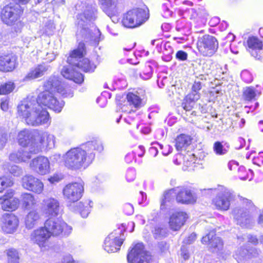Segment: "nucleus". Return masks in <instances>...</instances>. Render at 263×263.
Instances as JSON below:
<instances>
[{
  "mask_svg": "<svg viewBox=\"0 0 263 263\" xmlns=\"http://www.w3.org/2000/svg\"><path fill=\"white\" fill-rule=\"evenodd\" d=\"M84 192L83 183L73 182L67 184L63 190V197L67 202L69 209L72 212L79 213L83 218H86L92 207L90 200L77 202L82 197Z\"/></svg>",
  "mask_w": 263,
  "mask_h": 263,
  "instance_id": "7ed1b4c3",
  "label": "nucleus"
},
{
  "mask_svg": "<svg viewBox=\"0 0 263 263\" xmlns=\"http://www.w3.org/2000/svg\"><path fill=\"white\" fill-rule=\"evenodd\" d=\"M233 256L238 263H249L248 249L241 247L237 249Z\"/></svg>",
  "mask_w": 263,
  "mask_h": 263,
  "instance_id": "e433bc0d",
  "label": "nucleus"
},
{
  "mask_svg": "<svg viewBox=\"0 0 263 263\" xmlns=\"http://www.w3.org/2000/svg\"><path fill=\"white\" fill-rule=\"evenodd\" d=\"M158 248L161 253H165L168 250V245L165 241H161L158 243Z\"/></svg>",
  "mask_w": 263,
  "mask_h": 263,
  "instance_id": "864d4df0",
  "label": "nucleus"
},
{
  "mask_svg": "<svg viewBox=\"0 0 263 263\" xmlns=\"http://www.w3.org/2000/svg\"><path fill=\"white\" fill-rule=\"evenodd\" d=\"M242 238L254 245H256L259 242V238H257L256 236L251 234L243 235Z\"/></svg>",
  "mask_w": 263,
  "mask_h": 263,
  "instance_id": "de8ad7c7",
  "label": "nucleus"
},
{
  "mask_svg": "<svg viewBox=\"0 0 263 263\" xmlns=\"http://www.w3.org/2000/svg\"><path fill=\"white\" fill-rule=\"evenodd\" d=\"M50 67L49 66L45 64H41L31 69L25 79L26 80H33L43 76L47 71L49 70Z\"/></svg>",
  "mask_w": 263,
  "mask_h": 263,
  "instance_id": "c85d7f7f",
  "label": "nucleus"
},
{
  "mask_svg": "<svg viewBox=\"0 0 263 263\" xmlns=\"http://www.w3.org/2000/svg\"><path fill=\"white\" fill-rule=\"evenodd\" d=\"M259 94L258 91L253 87H246L243 89L242 98L246 101H251L255 100Z\"/></svg>",
  "mask_w": 263,
  "mask_h": 263,
  "instance_id": "4c0bfd02",
  "label": "nucleus"
},
{
  "mask_svg": "<svg viewBox=\"0 0 263 263\" xmlns=\"http://www.w3.org/2000/svg\"><path fill=\"white\" fill-rule=\"evenodd\" d=\"M85 52L84 43L80 42L78 48L73 50L67 58V62L81 69L85 72H92L96 68V65L91 64L88 59H83L81 60Z\"/></svg>",
  "mask_w": 263,
  "mask_h": 263,
  "instance_id": "39448f33",
  "label": "nucleus"
},
{
  "mask_svg": "<svg viewBox=\"0 0 263 263\" xmlns=\"http://www.w3.org/2000/svg\"><path fill=\"white\" fill-rule=\"evenodd\" d=\"M63 178V175L61 173H55L48 178V181L51 183H54L59 182Z\"/></svg>",
  "mask_w": 263,
  "mask_h": 263,
  "instance_id": "8fccbe9b",
  "label": "nucleus"
},
{
  "mask_svg": "<svg viewBox=\"0 0 263 263\" xmlns=\"http://www.w3.org/2000/svg\"><path fill=\"white\" fill-rule=\"evenodd\" d=\"M61 263H74V260L71 255L68 254L63 257Z\"/></svg>",
  "mask_w": 263,
  "mask_h": 263,
  "instance_id": "bf43d9fd",
  "label": "nucleus"
},
{
  "mask_svg": "<svg viewBox=\"0 0 263 263\" xmlns=\"http://www.w3.org/2000/svg\"><path fill=\"white\" fill-rule=\"evenodd\" d=\"M95 154L89 153L83 148H71L62 156L64 165L72 170H78L85 167L95 158Z\"/></svg>",
  "mask_w": 263,
  "mask_h": 263,
  "instance_id": "20e7f679",
  "label": "nucleus"
},
{
  "mask_svg": "<svg viewBox=\"0 0 263 263\" xmlns=\"http://www.w3.org/2000/svg\"><path fill=\"white\" fill-rule=\"evenodd\" d=\"M45 228L50 233V236L68 235L72 228L60 218H50L45 222Z\"/></svg>",
  "mask_w": 263,
  "mask_h": 263,
  "instance_id": "1a4fd4ad",
  "label": "nucleus"
},
{
  "mask_svg": "<svg viewBox=\"0 0 263 263\" xmlns=\"http://www.w3.org/2000/svg\"><path fill=\"white\" fill-rule=\"evenodd\" d=\"M258 223L261 227L263 228V211L260 212L258 218Z\"/></svg>",
  "mask_w": 263,
  "mask_h": 263,
  "instance_id": "69168bd1",
  "label": "nucleus"
},
{
  "mask_svg": "<svg viewBox=\"0 0 263 263\" xmlns=\"http://www.w3.org/2000/svg\"><path fill=\"white\" fill-rule=\"evenodd\" d=\"M14 88V83L8 82L1 84L0 86V95H6L10 93Z\"/></svg>",
  "mask_w": 263,
  "mask_h": 263,
  "instance_id": "a19ab883",
  "label": "nucleus"
},
{
  "mask_svg": "<svg viewBox=\"0 0 263 263\" xmlns=\"http://www.w3.org/2000/svg\"><path fill=\"white\" fill-rule=\"evenodd\" d=\"M238 164L235 161H230L228 164V168L230 170H235L238 167Z\"/></svg>",
  "mask_w": 263,
  "mask_h": 263,
  "instance_id": "052dcab7",
  "label": "nucleus"
},
{
  "mask_svg": "<svg viewBox=\"0 0 263 263\" xmlns=\"http://www.w3.org/2000/svg\"><path fill=\"white\" fill-rule=\"evenodd\" d=\"M128 263H147L151 259V256L144 250L142 243L135 245L127 254Z\"/></svg>",
  "mask_w": 263,
  "mask_h": 263,
  "instance_id": "f8f14e48",
  "label": "nucleus"
},
{
  "mask_svg": "<svg viewBox=\"0 0 263 263\" xmlns=\"http://www.w3.org/2000/svg\"><path fill=\"white\" fill-rule=\"evenodd\" d=\"M173 193L174 191L173 190H170L164 193V198L162 199L161 202V207L163 205H165L167 202H169L171 200V197L172 196Z\"/></svg>",
  "mask_w": 263,
  "mask_h": 263,
  "instance_id": "603ef678",
  "label": "nucleus"
},
{
  "mask_svg": "<svg viewBox=\"0 0 263 263\" xmlns=\"http://www.w3.org/2000/svg\"><path fill=\"white\" fill-rule=\"evenodd\" d=\"M197 45L199 51L205 57L213 55L218 47L216 39L210 35H204L199 38Z\"/></svg>",
  "mask_w": 263,
  "mask_h": 263,
  "instance_id": "9b49d317",
  "label": "nucleus"
},
{
  "mask_svg": "<svg viewBox=\"0 0 263 263\" xmlns=\"http://www.w3.org/2000/svg\"><path fill=\"white\" fill-rule=\"evenodd\" d=\"M61 74L66 79L72 80L76 83L81 84L84 81L83 76L71 66L63 67Z\"/></svg>",
  "mask_w": 263,
  "mask_h": 263,
  "instance_id": "bb28decb",
  "label": "nucleus"
},
{
  "mask_svg": "<svg viewBox=\"0 0 263 263\" xmlns=\"http://www.w3.org/2000/svg\"><path fill=\"white\" fill-rule=\"evenodd\" d=\"M13 184L11 178L7 176L0 177V192H2L6 188L11 186Z\"/></svg>",
  "mask_w": 263,
  "mask_h": 263,
  "instance_id": "79ce46f5",
  "label": "nucleus"
},
{
  "mask_svg": "<svg viewBox=\"0 0 263 263\" xmlns=\"http://www.w3.org/2000/svg\"><path fill=\"white\" fill-rule=\"evenodd\" d=\"M146 71L147 72L146 73H144V75H146L145 77L142 76V78L145 79H148L150 78L152 74V67L149 65H148L147 67H146Z\"/></svg>",
  "mask_w": 263,
  "mask_h": 263,
  "instance_id": "680f3d73",
  "label": "nucleus"
},
{
  "mask_svg": "<svg viewBox=\"0 0 263 263\" xmlns=\"http://www.w3.org/2000/svg\"><path fill=\"white\" fill-rule=\"evenodd\" d=\"M136 177V172L133 168L128 169L127 171L126 178L128 182L133 181Z\"/></svg>",
  "mask_w": 263,
  "mask_h": 263,
  "instance_id": "3c124183",
  "label": "nucleus"
},
{
  "mask_svg": "<svg viewBox=\"0 0 263 263\" xmlns=\"http://www.w3.org/2000/svg\"><path fill=\"white\" fill-rule=\"evenodd\" d=\"M191 140L192 139L190 136L184 134L180 135L175 140L176 149L179 151L185 148L190 145Z\"/></svg>",
  "mask_w": 263,
  "mask_h": 263,
  "instance_id": "72a5a7b5",
  "label": "nucleus"
},
{
  "mask_svg": "<svg viewBox=\"0 0 263 263\" xmlns=\"http://www.w3.org/2000/svg\"><path fill=\"white\" fill-rule=\"evenodd\" d=\"M18 223V219L15 215L5 214L3 216L2 229L6 233L12 234L16 231Z\"/></svg>",
  "mask_w": 263,
  "mask_h": 263,
  "instance_id": "6ab92c4d",
  "label": "nucleus"
},
{
  "mask_svg": "<svg viewBox=\"0 0 263 263\" xmlns=\"http://www.w3.org/2000/svg\"><path fill=\"white\" fill-rule=\"evenodd\" d=\"M4 169L9 172L14 176H18L22 173V169L15 165H11L6 163L3 165Z\"/></svg>",
  "mask_w": 263,
  "mask_h": 263,
  "instance_id": "58836bf2",
  "label": "nucleus"
},
{
  "mask_svg": "<svg viewBox=\"0 0 263 263\" xmlns=\"http://www.w3.org/2000/svg\"><path fill=\"white\" fill-rule=\"evenodd\" d=\"M19 203V199L13 197V192L12 191L7 192L0 198V204L4 211H14L17 209Z\"/></svg>",
  "mask_w": 263,
  "mask_h": 263,
  "instance_id": "412c9836",
  "label": "nucleus"
},
{
  "mask_svg": "<svg viewBox=\"0 0 263 263\" xmlns=\"http://www.w3.org/2000/svg\"><path fill=\"white\" fill-rule=\"evenodd\" d=\"M201 89V84L200 81L195 80L193 84L192 88V92L190 94L193 95H198L200 96V94L198 91Z\"/></svg>",
  "mask_w": 263,
  "mask_h": 263,
  "instance_id": "09e8293b",
  "label": "nucleus"
},
{
  "mask_svg": "<svg viewBox=\"0 0 263 263\" xmlns=\"http://www.w3.org/2000/svg\"><path fill=\"white\" fill-rule=\"evenodd\" d=\"M31 153L29 149L22 148L18 150L17 152L13 153L10 155L9 159L11 161L14 162L19 163L21 162H25L30 159Z\"/></svg>",
  "mask_w": 263,
  "mask_h": 263,
  "instance_id": "7c9ffc66",
  "label": "nucleus"
},
{
  "mask_svg": "<svg viewBox=\"0 0 263 263\" xmlns=\"http://www.w3.org/2000/svg\"><path fill=\"white\" fill-rule=\"evenodd\" d=\"M40 219V214L36 211L32 210L29 212L25 218V223L26 228L28 229L33 228L37 224Z\"/></svg>",
  "mask_w": 263,
  "mask_h": 263,
  "instance_id": "473e14b6",
  "label": "nucleus"
},
{
  "mask_svg": "<svg viewBox=\"0 0 263 263\" xmlns=\"http://www.w3.org/2000/svg\"><path fill=\"white\" fill-rule=\"evenodd\" d=\"M147 19L146 11L142 9H134L124 14L123 25L127 28H134L141 25Z\"/></svg>",
  "mask_w": 263,
  "mask_h": 263,
  "instance_id": "9d476101",
  "label": "nucleus"
},
{
  "mask_svg": "<svg viewBox=\"0 0 263 263\" xmlns=\"http://www.w3.org/2000/svg\"><path fill=\"white\" fill-rule=\"evenodd\" d=\"M44 87L45 90L39 94L37 99L28 97L17 106L18 115L29 125L39 126L48 123L49 114L41 105L55 112L61 111L65 103L63 101L58 100L53 92L56 91L64 97L73 96L71 90L55 76L49 78Z\"/></svg>",
  "mask_w": 263,
  "mask_h": 263,
  "instance_id": "f257e3e1",
  "label": "nucleus"
},
{
  "mask_svg": "<svg viewBox=\"0 0 263 263\" xmlns=\"http://www.w3.org/2000/svg\"><path fill=\"white\" fill-rule=\"evenodd\" d=\"M196 238V235L195 233H193L190 234L187 238L184 239L183 242L187 245L192 243Z\"/></svg>",
  "mask_w": 263,
  "mask_h": 263,
  "instance_id": "6e6d98bb",
  "label": "nucleus"
},
{
  "mask_svg": "<svg viewBox=\"0 0 263 263\" xmlns=\"http://www.w3.org/2000/svg\"><path fill=\"white\" fill-rule=\"evenodd\" d=\"M55 137L54 135L47 132L36 133L34 134V140L32 141L31 153H39L44 147L51 148L54 146Z\"/></svg>",
  "mask_w": 263,
  "mask_h": 263,
  "instance_id": "6e6552de",
  "label": "nucleus"
},
{
  "mask_svg": "<svg viewBox=\"0 0 263 263\" xmlns=\"http://www.w3.org/2000/svg\"><path fill=\"white\" fill-rule=\"evenodd\" d=\"M187 11L189 13L191 14V15L190 17L191 18H195L196 16H197L196 12L194 9H193V8L189 9H188Z\"/></svg>",
  "mask_w": 263,
  "mask_h": 263,
  "instance_id": "338daca9",
  "label": "nucleus"
},
{
  "mask_svg": "<svg viewBox=\"0 0 263 263\" xmlns=\"http://www.w3.org/2000/svg\"><path fill=\"white\" fill-rule=\"evenodd\" d=\"M16 57L12 53L4 54L0 57V70L12 71L16 67Z\"/></svg>",
  "mask_w": 263,
  "mask_h": 263,
  "instance_id": "393cba45",
  "label": "nucleus"
},
{
  "mask_svg": "<svg viewBox=\"0 0 263 263\" xmlns=\"http://www.w3.org/2000/svg\"><path fill=\"white\" fill-rule=\"evenodd\" d=\"M30 168L40 175H45L50 172V162L48 159L44 156H38L30 162Z\"/></svg>",
  "mask_w": 263,
  "mask_h": 263,
  "instance_id": "2eb2a0df",
  "label": "nucleus"
},
{
  "mask_svg": "<svg viewBox=\"0 0 263 263\" xmlns=\"http://www.w3.org/2000/svg\"><path fill=\"white\" fill-rule=\"evenodd\" d=\"M101 8L103 11L109 17L112 21L116 23L118 21L117 4L118 0H99Z\"/></svg>",
  "mask_w": 263,
  "mask_h": 263,
  "instance_id": "aec40b11",
  "label": "nucleus"
},
{
  "mask_svg": "<svg viewBox=\"0 0 263 263\" xmlns=\"http://www.w3.org/2000/svg\"><path fill=\"white\" fill-rule=\"evenodd\" d=\"M22 12L18 5L7 6L2 10L1 18L4 23L11 25L17 20Z\"/></svg>",
  "mask_w": 263,
  "mask_h": 263,
  "instance_id": "4468645a",
  "label": "nucleus"
},
{
  "mask_svg": "<svg viewBox=\"0 0 263 263\" xmlns=\"http://www.w3.org/2000/svg\"><path fill=\"white\" fill-rule=\"evenodd\" d=\"M43 211L49 216L55 217L60 214L61 206L59 201L54 198H48L43 200Z\"/></svg>",
  "mask_w": 263,
  "mask_h": 263,
  "instance_id": "5701e85b",
  "label": "nucleus"
},
{
  "mask_svg": "<svg viewBox=\"0 0 263 263\" xmlns=\"http://www.w3.org/2000/svg\"><path fill=\"white\" fill-rule=\"evenodd\" d=\"M50 237V233L45 226L34 230L30 234L31 240L41 248L47 246L48 241Z\"/></svg>",
  "mask_w": 263,
  "mask_h": 263,
  "instance_id": "dca6fc26",
  "label": "nucleus"
},
{
  "mask_svg": "<svg viewBox=\"0 0 263 263\" xmlns=\"http://www.w3.org/2000/svg\"><path fill=\"white\" fill-rule=\"evenodd\" d=\"M7 140V135L5 133H0V149L3 148Z\"/></svg>",
  "mask_w": 263,
  "mask_h": 263,
  "instance_id": "4d7b16f0",
  "label": "nucleus"
},
{
  "mask_svg": "<svg viewBox=\"0 0 263 263\" xmlns=\"http://www.w3.org/2000/svg\"><path fill=\"white\" fill-rule=\"evenodd\" d=\"M255 210V207L252 201L245 199L242 206L235 208L233 214L238 224L248 227L252 222V213Z\"/></svg>",
  "mask_w": 263,
  "mask_h": 263,
  "instance_id": "423d86ee",
  "label": "nucleus"
},
{
  "mask_svg": "<svg viewBox=\"0 0 263 263\" xmlns=\"http://www.w3.org/2000/svg\"><path fill=\"white\" fill-rule=\"evenodd\" d=\"M187 218V214L184 212L179 211L174 213L170 218V228L174 231L179 230L184 224Z\"/></svg>",
  "mask_w": 263,
  "mask_h": 263,
  "instance_id": "b1692460",
  "label": "nucleus"
},
{
  "mask_svg": "<svg viewBox=\"0 0 263 263\" xmlns=\"http://www.w3.org/2000/svg\"><path fill=\"white\" fill-rule=\"evenodd\" d=\"M21 184L23 189L36 194H41L44 188L43 182L34 176L26 174L21 180Z\"/></svg>",
  "mask_w": 263,
  "mask_h": 263,
  "instance_id": "ddd939ff",
  "label": "nucleus"
},
{
  "mask_svg": "<svg viewBox=\"0 0 263 263\" xmlns=\"http://www.w3.org/2000/svg\"><path fill=\"white\" fill-rule=\"evenodd\" d=\"M21 201L22 206L26 210L33 209L36 203L34 195L29 193H24L22 194Z\"/></svg>",
  "mask_w": 263,
  "mask_h": 263,
  "instance_id": "2f4dec72",
  "label": "nucleus"
},
{
  "mask_svg": "<svg viewBox=\"0 0 263 263\" xmlns=\"http://www.w3.org/2000/svg\"><path fill=\"white\" fill-rule=\"evenodd\" d=\"M248 51L256 59L263 60L262 43L257 37H249L247 40Z\"/></svg>",
  "mask_w": 263,
  "mask_h": 263,
  "instance_id": "a211bd4d",
  "label": "nucleus"
},
{
  "mask_svg": "<svg viewBox=\"0 0 263 263\" xmlns=\"http://www.w3.org/2000/svg\"><path fill=\"white\" fill-rule=\"evenodd\" d=\"M8 262L19 263L20 256L17 251L14 249H10L7 250Z\"/></svg>",
  "mask_w": 263,
  "mask_h": 263,
  "instance_id": "ea45409f",
  "label": "nucleus"
},
{
  "mask_svg": "<svg viewBox=\"0 0 263 263\" xmlns=\"http://www.w3.org/2000/svg\"><path fill=\"white\" fill-rule=\"evenodd\" d=\"M18 142L20 145L23 146H26L29 144V151L31 148V144L32 141L34 140V135H32L31 132L28 129H24L21 131L17 136Z\"/></svg>",
  "mask_w": 263,
  "mask_h": 263,
  "instance_id": "c756f323",
  "label": "nucleus"
},
{
  "mask_svg": "<svg viewBox=\"0 0 263 263\" xmlns=\"http://www.w3.org/2000/svg\"><path fill=\"white\" fill-rule=\"evenodd\" d=\"M189 158H186V165L187 166L191 165V163H194L195 162V157L194 155L189 156Z\"/></svg>",
  "mask_w": 263,
  "mask_h": 263,
  "instance_id": "e2e57ef3",
  "label": "nucleus"
},
{
  "mask_svg": "<svg viewBox=\"0 0 263 263\" xmlns=\"http://www.w3.org/2000/svg\"><path fill=\"white\" fill-rule=\"evenodd\" d=\"M212 190L214 194H216V197L212 200L213 205L218 210H228L230 208L231 202L235 198L233 193L221 185Z\"/></svg>",
  "mask_w": 263,
  "mask_h": 263,
  "instance_id": "0eeeda50",
  "label": "nucleus"
},
{
  "mask_svg": "<svg viewBox=\"0 0 263 263\" xmlns=\"http://www.w3.org/2000/svg\"><path fill=\"white\" fill-rule=\"evenodd\" d=\"M154 237L156 239H161L167 236V231L166 229L162 228L159 227H156L153 231Z\"/></svg>",
  "mask_w": 263,
  "mask_h": 263,
  "instance_id": "37998d69",
  "label": "nucleus"
},
{
  "mask_svg": "<svg viewBox=\"0 0 263 263\" xmlns=\"http://www.w3.org/2000/svg\"><path fill=\"white\" fill-rule=\"evenodd\" d=\"M164 2L162 4V9L163 11L162 15L164 17H168L172 15V11L169 9L171 6L169 0H163Z\"/></svg>",
  "mask_w": 263,
  "mask_h": 263,
  "instance_id": "c03bdc74",
  "label": "nucleus"
},
{
  "mask_svg": "<svg viewBox=\"0 0 263 263\" xmlns=\"http://www.w3.org/2000/svg\"><path fill=\"white\" fill-rule=\"evenodd\" d=\"M1 108L4 111H7L8 109V102L7 100L3 101L1 103Z\"/></svg>",
  "mask_w": 263,
  "mask_h": 263,
  "instance_id": "0e129e2a",
  "label": "nucleus"
},
{
  "mask_svg": "<svg viewBox=\"0 0 263 263\" xmlns=\"http://www.w3.org/2000/svg\"><path fill=\"white\" fill-rule=\"evenodd\" d=\"M83 146L87 152L92 154H95L93 151L101 152L104 150L103 142L99 139L89 141Z\"/></svg>",
  "mask_w": 263,
  "mask_h": 263,
  "instance_id": "f704fd0d",
  "label": "nucleus"
},
{
  "mask_svg": "<svg viewBox=\"0 0 263 263\" xmlns=\"http://www.w3.org/2000/svg\"><path fill=\"white\" fill-rule=\"evenodd\" d=\"M176 57L179 60L184 61L187 59V54L183 51L179 50L176 53Z\"/></svg>",
  "mask_w": 263,
  "mask_h": 263,
  "instance_id": "5fc2aeb1",
  "label": "nucleus"
},
{
  "mask_svg": "<svg viewBox=\"0 0 263 263\" xmlns=\"http://www.w3.org/2000/svg\"><path fill=\"white\" fill-rule=\"evenodd\" d=\"M124 209H129V212L128 213V214H131L133 213V206L129 204H127L125 205L124 206Z\"/></svg>",
  "mask_w": 263,
  "mask_h": 263,
  "instance_id": "774afa93",
  "label": "nucleus"
},
{
  "mask_svg": "<svg viewBox=\"0 0 263 263\" xmlns=\"http://www.w3.org/2000/svg\"><path fill=\"white\" fill-rule=\"evenodd\" d=\"M181 255L185 260L189 258L190 254L189 251L185 247L181 248Z\"/></svg>",
  "mask_w": 263,
  "mask_h": 263,
  "instance_id": "13d9d810",
  "label": "nucleus"
},
{
  "mask_svg": "<svg viewBox=\"0 0 263 263\" xmlns=\"http://www.w3.org/2000/svg\"><path fill=\"white\" fill-rule=\"evenodd\" d=\"M117 231L111 233L105 239L104 249L108 253L116 252L119 250L123 239L118 238Z\"/></svg>",
  "mask_w": 263,
  "mask_h": 263,
  "instance_id": "f3484780",
  "label": "nucleus"
},
{
  "mask_svg": "<svg viewBox=\"0 0 263 263\" xmlns=\"http://www.w3.org/2000/svg\"><path fill=\"white\" fill-rule=\"evenodd\" d=\"M97 9L95 7H88L83 13L79 14L76 21V36L79 40L84 39L86 42H90L95 45H98L102 39L101 32L98 28L92 27H88V24L94 21L96 17Z\"/></svg>",
  "mask_w": 263,
  "mask_h": 263,
  "instance_id": "f03ea898",
  "label": "nucleus"
},
{
  "mask_svg": "<svg viewBox=\"0 0 263 263\" xmlns=\"http://www.w3.org/2000/svg\"><path fill=\"white\" fill-rule=\"evenodd\" d=\"M213 151L216 155H223L227 153V150L223 147V145L220 142L217 141L214 143L213 146Z\"/></svg>",
  "mask_w": 263,
  "mask_h": 263,
  "instance_id": "a18cd8bd",
  "label": "nucleus"
},
{
  "mask_svg": "<svg viewBox=\"0 0 263 263\" xmlns=\"http://www.w3.org/2000/svg\"><path fill=\"white\" fill-rule=\"evenodd\" d=\"M200 96L198 95L189 94L183 100L182 107L186 111H191L196 101L199 100Z\"/></svg>",
  "mask_w": 263,
  "mask_h": 263,
  "instance_id": "c9c22d12",
  "label": "nucleus"
},
{
  "mask_svg": "<svg viewBox=\"0 0 263 263\" xmlns=\"http://www.w3.org/2000/svg\"><path fill=\"white\" fill-rule=\"evenodd\" d=\"M215 235V232H210L208 235L202 237L201 242L202 243L209 242L210 250L213 253H218L222 250L223 243L219 237H214Z\"/></svg>",
  "mask_w": 263,
  "mask_h": 263,
  "instance_id": "4be33fe9",
  "label": "nucleus"
},
{
  "mask_svg": "<svg viewBox=\"0 0 263 263\" xmlns=\"http://www.w3.org/2000/svg\"><path fill=\"white\" fill-rule=\"evenodd\" d=\"M127 102L126 104H123L121 109L123 112H130L132 109L129 107L133 106L135 108H138L142 106V100L141 98L137 95L129 92L126 95Z\"/></svg>",
  "mask_w": 263,
  "mask_h": 263,
  "instance_id": "a878e982",
  "label": "nucleus"
},
{
  "mask_svg": "<svg viewBox=\"0 0 263 263\" xmlns=\"http://www.w3.org/2000/svg\"><path fill=\"white\" fill-rule=\"evenodd\" d=\"M176 200L183 204H192L196 202V198L190 190L181 188L177 192Z\"/></svg>",
  "mask_w": 263,
  "mask_h": 263,
  "instance_id": "cd10ccee",
  "label": "nucleus"
},
{
  "mask_svg": "<svg viewBox=\"0 0 263 263\" xmlns=\"http://www.w3.org/2000/svg\"><path fill=\"white\" fill-rule=\"evenodd\" d=\"M261 251L255 248H252L248 249L249 261L252 258H255L259 256Z\"/></svg>",
  "mask_w": 263,
  "mask_h": 263,
  "instance_id": "49530a36",
  "label": "nucleus"
}]
</instances>
